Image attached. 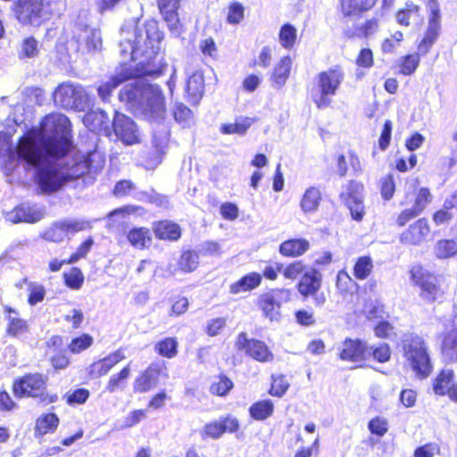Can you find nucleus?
I'll return each instance as SVG.
<instances>
[{
  "instance_id": "35",
  "label": "nucleus",
  "mask_w": 457,
  "mask_h": 457,
  "mask_svg": "<svg viewBox=\"0 0 457 457\" xmlns=\"http://www.w3.org/2000/svg\"><path fill=\"white\" fill-rule=\"evenodd\" d=\"M83 122L90 130L96 131L106 126L108 117L102 110L92 111L84 116Z\"/></svg>"
},
{
  "instance_id": "12",
  "label": "nucleus",
  "mask_w": 457,
  "mask_h": 457,
  "mask_svg": "<svg viewBox=\"0 0 457 457\" xmlns=\"http://www.w3.org/2000/svg\"><path fill=\"white\" fill-rule=\"evenodd\" d=\"M236 347L239 351H245L247 355L258 361L266 362L273 359L272 353L263 342L256 339H248L245 332L237 336Z\"/></svg>"
},
{
  "instance_id": "25",
  "label": "nucleus",
  "mask_w": 457,
  "mask_h": 457,
  "mask_svg": "<svg viewBox=\"0 0 457 457\" xmlns=\"http://www.w3.org/2000/svg\"><path fill=\"white\" fill-rule=\"evenodd\" d=\"M126 237L130 245L139 250L148 248L152 244L150 229L145 227L129 229Z\"/></svg>"
},
{
  "instance_id": "56",
  "label": "nucleus",
  "mask_w": 457,
  "mask_h": 457,
  "mask_svg": "<svg viewBox=\"0 0 457 457\" xmlns=\"http://www.w3.org/2000/svg\"><path fill=\"white\" fill-rule=\"evenodd\" d=\"M289 387V383L285 376H278L273 378L270 393L272 395L282 396Z\"/></svg>"
},
{
  "instance_id": "49",
  "label": "nucleus",
  "mask_w": 457,
  "mask_h": 457,
  "mask_svg": "<svg viewBox=\"0 0 457 457\" xmlns=\"http://www.w3.org/2000/svg\"><path fill=\"white\" fill-rule=\"evenodd\" d=\"M380 186V193L383 199L388 201L390 200L395 194V182L393 175L387 174L385 177L380 179L379 181Z\"/></svg>"
},
{
  "instance_id": "46",
  "label": "nucleus",
  "mask_w": 457,
  "mask_h": 457,
  "mask_svg": "<svg viewBox=\"0 0 457 457\" xmlns=\"http://www.w3.org/2000/svg\"><path fill=\"white\" fill-rule=\"evenodd\" d=\"M336 285L342 294L352 292L356 287V283L345 270L337 273Z\"/></svg>"
},
{
  "instance_id": "23",
  "label": "nucleus",
  "mask_w": 457,
  "mask_h": 457,
  "mask_svg": "<svg viewBox=\"0 0 457 457\" xmlns=\"http://www.w3.org/2000/svg\"><path fill=\"white\" fill-rule=\"evenodd\" d=\"M322 200V194L318 187H310L303 194L300 200V208L305 214L314 213L318 211Z\"/></svg>"
},
{
  "instance_id": "34",
  "label": "nucleus",
  "mask_w": 457,
  "mask_h": 457,
  "mask_svg": "<svg viewBox=\"0 0 457 457\" xmlns=\"http://www.w3.org/2000/svg\"><path fill=\"white\" fill-rule=\"evenodd\" d=\"M8 324H7V333L12 337H20L25 334L28 331V323L25 320L21 319L18 314L9 309L8 314Z\"/></svg>"
},
{
  "instance_id": "54",
  "label": "nucleus",
  "mask_w": 457,
  "mask_h": 457,
  "mask_svg": "<svg viewBox=\"0 0 457 457\" xmlns=\"http://www.w3.org/2000/svg\"><path fill=\"white\" fill-rule=\"evenodd\" d=\"M130 375V368L129 366H126L124 367L120 372L117 373V374H113L108 383H107V386H106V389L112 393L114 392L118 387L124 381L126 380Z\"/></svg>"
},
{
  "instance_id": "24",
  "label": "nucleus",
  "mask_w": 457,
  "mask_h": 457,
  "mask_svg": "<svg viewBox=\"0 0 457 457\" xmlns=\"http://www.w3.org/2000/svg\"><path fill=\"white\" fill-rule=\"evenodd\" d=\"M159 371L154 366L148 367L134 381L135 392L145 393L156 386L158 383Z\"/></svg>"
},
{
  "instance_id": "45",
  "label": "nucleus",
  "mask_w": 457,
  "mask_h": 457,
  "mask_svg": "<svg viewBox=\"0 0 457 457\" xmlns=\"http://www.w3.org/2000/svg\"><path fill=\"white\" fill-rule=\"evenodd\" d=\"M59 420L54 413L46 414L37 421V431L40 434H46L56 428Z\"/></svg>"
},
{
  "instance_id": "27",
  "label": "nucleus",
  "mask_w": 457,
  "mask_h": 457,
  "mask_svg": "<svg viewBox=\"0 0 457 457\" xmlns=\"http://www.w3.org/2000/svg\"><path fill=\"white\" fill-rule=\"evenodd\" d=\"M292 66V59L290 56L282 57L275 65L271 76L272 85L276 88H281L287 82Z\"/></svg>"
},
{
  "instance_id": "60",
  "label": "nucleus",
  "mask_w": 457,
  "mask_h": 457,
  "mask_svg": "<svg viewBox=\"0 0 457 457\" xmlns=\"http://www.w3.org/2000/svg\"><path fill=\"white\" fill-rule=\"evenodd\" d=\"M430 202L431 194L429 190L426 187H422L418 192L413 207L421 213Z\"/></svg>"
},
{
  "instance_id": "42",
  "label": "nucleus",
  "mask_w": 457,
  "mask_h": 457,
  "mask_svg": "<svg viewBox=\"0 0 457 457\" xmlns=\"http://www.w3.org/2000/svg\"><path fill=\"white\" fill-rule=\"evenodd\" d=\"M297 30L291 24H285L281 27L278 34L280 45L286 49H291L296 40Z\"/></svg>"
},
{
  "instance_id": "48",
  "label": "nucleus",
  "mask_w": 457,
  "mask_h": 457,
  "mask_svg": "<svg viewBox=\"0 0 457 457\" xmlns=\"http://www.w3.org/2000/svg\"><path fill=\"white\" fill-rule=\"evenodd\" d=\"M66 235L74 234L91 228V223L84 220L67 219L63 220Z\"/></svg>"
},
{
  "instance_id": "61",
  "label": "nucleus",
  "mask_w": 457,
  "mask_h": 457,
  "mask_svg": "<svg viewBox=\"0 0 457 457\" xmlns=\"http://www.w3.org/2000/svg\"><path fill=\"white\" fill-rule=\"evenodd\" d=\"M371 348L370 357H373L379 362H386L390 359V349L386 344H380L377 347L369 346Z\"/></svg>"
},
{
  "instance_id": "1",
  "label": "nucleus",
  "mask_w": 457,
  "mask_h": 457,
  "mask_svg": "<svg viewBox=\"0 0 457 457\" xmlns=\"http://www.w3.org/2000/svg\"><path fill=\"white\" fill-rule=\"evenodd\" d=\"M71 145V122L62 113H51L44 118L38 131H30L17 145L19 158L37 167V180L45 192H54L69 179L87 171L86 161L65 165L62 158Z\"/></svg>"
},
{
  "instance_id": "47",
  "label": "nucleus",
  "mask_w": 457,
  "mask_h": 457,
  "mask_svg": "<svg viewBox=\"0 0 457 457\" xmlns=\"http://www.w3.org/2000/svg\"><path fill=\"white\" fill-rule=\"evenodd\" d=\"M65 284L71 289H79L84 281V276L78 268H72L63 274Z\"/></svg>"
},
{
  "instance_id": "26",
  "label": "nucleus",
  "mask_w": 457,
  "mask_h": 457,
  "mask_svg": "<svg viewBox=\"0 0 457 457\" xmlns=\"http://www.w3.org/2000/svg\"><path fill=\"white\" fill-rule=\"evenodd\" d=\"M310 248V243L304 238L289 239L279 246V252L286 257H298L305 253Z\"/></svg>"
},
{
  "instance_id": "52",
  "label": "nucleus",
  "mask_w": 457,
  "mask_h": 457,
  "mask_svg": "<svg viewBox=\"0 0 457 457\" xmlns=\"http://www.w3.org/2000/svg\"><path fill=\"white\" fill-rule=\"evenodd\" d=\"M244 6L237 2H234L228 8L227 21L233 25L238 24L244 19Z\"/></svg>"
},
{
  "instance_id": "11",
  "label": "nucleus",
  "mask_w": 457,
  "mask_h": 457,
  "mask_svg": "<svg viewBox=\"0 0 457 457\" xmlns=\"http://www.w3.org/2000/svg\"><path fill=\"white\" fill-rule=\"evenodd\" d=\"M13 10L23 24L38 26L43 19L47 18L42 0H18Z\"/></svg>"
},
{
  "instance_id": "16",
  "label": "nucleus",
  "mask_w": 457,
  "mask_h": 457,
  "mask_svg": "<svg viewBox=\"0 0 457 457\" xmlns=\"http://www.w3.org/2000/svg\"><path fill=\"white\" fill-rule=\"evenodd\" d=\"M430 228L426 219H420L402 233L400 240L403 244L417 245L428 235Z\"/></svg>"
},
{
  "instance_id": "20",
  "label": "nucleus",
  "mask_w": 457,
  "mask_h": 457,
  "mask_svg": "<svg viewBox=\"0 0 457 457\" xmlns=\"http://www.w3.org/2000/svg\"><path fill=\"white\" fill-rule=\"evenodd\" d=\"M440 31V15L436 12L431 15L425 36L418 46V51L426 54L437 38Z\"/></svg>"
},
{
  "instance_id": "18",
  "label": "nucleus",
  "mask_w": 457,
  "mask_h": 457,
  "mask_svg": "<svg viewBox=\"0 0 457 457\" xmlns=\"http://www.w3.org/2000/svg\"><path fill=\"white\" fill-rule=\"evenodd\" d=\"M179 0H159L158 5L164 21L167 22L170 29L174 33H179L180 23L177 10Z\"/></svg>"
},
{
  "instance_id": "38",
  "label": "nucleus",
  "mask_w": 457,
  "mask_h": 457,
  "mask_svg": "<svg viewBox=\"0 0 457 457\" xmlns=\"http://www.w3.org/2000/svg\"><path fill=\"white\" fill-rule=\"evenodd\" d=\"M67 237L62 220L53 223L42 234V237L47 241L59 243Z\"/></svg>"
},
{
  "instance_id": "17",
  "label": "nucleus",
  "mask_w": 457,
  "mask_h": 457,
  "mask_svg": "<svg viewBox=\"0 0 457 457\" xmlns=\"http://www.w3.org/2000/svg\"><path fill=\"white\" fill-rule=\"evenodd\" d=\"M453 322V328L445 336L441 346L442 358L446 363H457V316Z\"/></svg>"
},
{
  "instance_id": "19",
  "label": "nucleus",
  "mask_w": 457,
  "mask_h": 457,
  "mask_svg": "<svg viewBox=\"0 0 457 457\" xmlns=\"http://www.w3.org/2000/svg\"><path fill=\"white\" fill-rule=\"evenodd\" d=\"M125 359V355L122 351L118 350L104 359L94 362L89 367V374L93 378H99L107 374L110 370L119 363L120 361Z\"/></svg>"
},
{
  "instance_id": "40",
  "label": "nucleus",
  "mask_w": 457,
  "mask_h": 457,
  "mask_svg": "<svg viewBox=\"0 0 457 457\" xmlns=\"http://www.w3.org/2000/svg\"><path fill=\"white\" fill-rule=\"evenodd\" d=\"M28 285V290H29V303L30 305H35L37 303H40L43 301L46 291L43 286L34 283V282H29L27 278H23L21 282H19L17 284V287H22V285Z\"/></svg>"
},
{
  "instance_id": "51",
  "label": "nucleus",
  "mask_w": 457,
  "mask_h": 457,
  "mask_svg": "<svg viewBox=\"0 0 457 457\" xmlns=\"http://www.w3.org/2000/svg\"><path fill=\"white\" fill-rule=\"evenodd\" d=\"M224 433L220 420L207 423L201 430V436L203 439H218Z\"/></svg>"
},
{
  "instance_id": "39",
  "label": "nucleus",
  "mask_w": 457,
  "mask_h": 457,
  "mask_svg": "<svg viewBox=\"0 0 457 457\" xmlns=\"http://www.w3.org/2000/svg\"><path fill=\"white\" fill-rule=\"evenodd\" d=\"M251 126L249 118L237 120L233 123H224L220 126V131L224 135L238 134L243 135Z\"/></svg>"
},
{
  "instance_id": "10",
  "label": "nucleus",
  "mask_w": 457,
  "mask_h": 457,
  "mask_svg": "<svg viewBox=\"0 0 457 457\" xmlns=\"http://www.w3.org/2000/svg\"><path fill=\"white\" fill-rule=\"evenodd\" d=\"M291 291L286 288H277L262 294L259 298V307L263 315L272 320H278L280 317V306L282 303L289 302Z\"/></svg>"
},
{
  "instance_id": "44",
  "label": "nucleus",
  "mask_w": 457,
  "mask_h": 457,
  "mask_svg": "<svg viewBox=\"0 0 457 457\" xmlns=\"http://www.w3.org/2000/svg\"><path fill=\"white\" fill-rule=\"evenodd\" d=\"M198 254L193 251L183 253L179 261V267L184 272H192L198 266Z\"/></svg>"
},
{
  "instance_id": "37",
  "label": "nucleus",
  "mask_w": 457,
  "mask_h": 457,
  "mask_svg": "<svg viewBox=\"0 0 457 457\" xmlns=\"http://www.w3.org/2000/svg\"><path fill=\"white\" fill-rule=\"evenodd\" d=\"M273 409V403L270 400H262L253 403L250 407L249 412L254 420H263L272 415Z\"/></svg>"
},
{
  "instance_id": "7",
  "label": "nucleus",
  "mask_w": 457,
  "mask_h": 457,
  "mask_svg": "<svg viewBox=\"0 0 457 457\" xmlns=\"http://www.w3.org/2000/svg\"><path fill=\"white\" fill-rule=\"evenodd\" d=\"M156 71L153 69L149 63L142 64L141 67L133 68L132 66H123L117 74L98 87L99 96L105 101L110 96L112 91L120 83L134 79V78L143 77L146 75H154Z\"/></svg>"
},
{
  "instance_id": "63",
  "label": "nucleus",
  "mask_w": 457,
  "mask_h": 457,
  "mask_svg": "<svg viewBox=\"0 0 457 457\" xmlns=\"http://www.w3.org/2000/svg\"><path fill=\"white\" fill-rule=\"evenodd\" d=\"M420 63V56L417 54H410L404 57L402 63V73L411 75L415 71Z\"/></svg>"
},
{
  "instance_id": "14",
  "label": "nucleus",
  "mask_w": 457,
  "mask_h": 457,
  "mask_svg": "<svg viewBox=\"0 0 457 457\" xmlns=\"http://www.w3.org/2000/svg\"><path fill=\"white\" fill-rule=\"evenodd\" d=\"M371 348L361 340L346 339L342 344L339 357L343 361L360 362L370 358Z\"/></svg>"
},
{
  "instance_id": "8",
  "label": "nucleus",
  "mask_w": 457,
  "mask_h": 457,
  "mask_svg": "<svg viewBox=\"0 0 457 457\" xmlns=\"http://www.w3.org/2000/svg\"><path fill=\"white\" fill-rule=\"evenodd\" d=\"M160 36L156 33V37L152 39L149 37V31H146V37L145 38L142 35L136 36L133 42L130 39L128 42H121L120 53L125 56H130L131 59L136 60L139 56H145L146 59L151 60L153 56L157 54L158 46H154V41H159Z\"/></svg>"
},
{
  "instance_id": "50",
  "label": "nucleus",
  "mask_w": 457,
  "mask_h": 457,
  "mask_svg": "<svg viewBox=\"0 0 457 457\" xmlns=\"http://www.w3.org/2000/svg\"><path fill=\"white\" fill-rule=\"evenodd\" d=\"M304 268V264L301 261H296L287 266L282 264L281 273L285 278L295 280L303 272Z\"/></svg>"
},
{
  "instance_id": "58",
  "label": "nucleus",
  "mask_w": 457,
  "mask_h": 457,
  "mask_svg": "<svg viewBox=\"0 0 457 457\" xmlns=\"http://www.w3.org/2000/svg\"><path fill=\"white\" fill-rule=\"evenodd\" d=\"M440 453V446L436 443H428L414 451V457H435Z\"/></svg>"
},
{
  "instance_id": "28",
  "label": "nucleus",
  "mask_w": 457,
  "mask_h": 457,
  "mask_svg": "<svg viewBox=\"0 0 457 457\" xmlns=\"http://www.w3.org/2000/svg\"><path fill=\"white\" fill-rule=\"evenodd\" d=\"M454 371L452 369H444L433 382V391L437 395H447L454 383Z\"/></svg>"
},
{
  "instance_id": "9",
  "label": "nucleus",
  "mask_w": 457,
  "mask_h": 457,
  "mask_svg": "<svg viewBox=\"0 0 457 457\" xmlns=\"http://www.w3.org/2000/svg\"><path fill=\"white\" fill-rule=\"evenodd\" d=\"M411 278L420 287V296L428 302H434L444 294L439 278L428 273L420 266H415L411 270Z\"/></svg>"
},
{
  "instance_id": "41",
  "label": "nucleus",
  "mask_w": 457,
  "mask_h": 457,
  "mask_svg": "<svg viewBox=\"0 0 457 457\" xmlns=\"http://www.w3.org/2000/svg\"><path fill=\"white\" fill-rule=\"evenodd\" d=\"M373 270V262L370 257H360L353 267V275L357 279L363 280L367 278Z\"/></svg>"
},
{
  "instance_id": "31",
  "label": "nucleus",
  "mask_w": 457,
  "mask_h": 457,
  "mask_svg": "<svg viewBox=\"0 0 457 457\" xmlns=\"http://www.w3.org/2000/svg\"><path fill=\"white\" fill-rule=\"evenodd\" d=\"M262 281V276L259 273H249L230 286L232 294L246 292L257 287Z\"/></svg>"
},
{
  "instance_id": "36",
  "label": "nucleus",
  "mask_w": 457,
  "mask_h": 457,
  "mask_svg": "<svg viewBox=\"0 0 457 457\" xmlns=\"http://www.w3.org/2000/svg\"><path fill=\"white\" fill-rule=\"evenodd\" d=\"M457 253V242L452 239L438 240L434 246L437 259H449Z\"/></svg>"
},
{
  "instance_id": "57",
  "label": "nucleus",
  "mask_w": 457,
  "mask_h": 457,
  "mask_svg": "<svg viewBox=\"0 0 457 457\" xmlns=\"http://www.w3.org/2000/svg\"><path fill=\"white\" fill-rule=\"evenodd\" d=\"M85 34V42L88 50H97L101 47L102 38L98 30L87 29Z\"/></svg>"
},
{
  "instance_id": "53",
  "label": "nucleus",
  "mask_w": 457,
  "mask_h": 457,
  "mask_svg": "<svg viewBox=\"0 0 457 457\" xmlns=\"http://www.w3.org/2000/svg\"><path fill=\"white\" fill-rule=\"evenodd\" d=\"M93 344V337L87 334H83L82 336L72 339L71 344L69 345V348L71 353H79L87 348H89Z\"/></svg>"
},
{
  "instance_id": "62",
  "label": "nucleus",
  "mask_w": 457,
  "mask_h": 457,
  "mask_svg": "<svg viewBox=\"0 0 457 457\" xmlns=\"http://www.w3.org/2000/svg\"><path fill=\"white\" fill-rule=\"evenodd\" d=\"M38 53L37 42L33 37H28L21 44V54L24 57L32 58Z\"/></svg>"
},
{
  "instance_id": "30",
  "label": "nucleus",
  "mask_w": 457,
  "mask_h": 457,
  "mask_svg": "<svg viewBox=\"0 0 457 457\" xmlns=\"http://www.w3.org/2000/svg\"><path fill=\"white\" fill-rule=\"evenodd\" d=\"M377 0H341L345 16L356 15L373 7Z\"/></svg>"
},
{
  "instance_id": "64",
  "label": "nucleus",
  "mask_w": 457,
  "mask_h": 457,
  "mask_svg": "<svg viewBox=\"0 0 457 457\" xmlns=\"http://www.w3.org/2000/svg\"><path fill=\"white\" fill-rule=\"evenodd\" d=\"M94 244L93 239L90 237L84 241L77 249V251L71 254L70 259L67 261V263H74L79 259L85 257L89 250L91 249L92 245Z\"/></svg>"
},
{
  "instance_id": "21",
  "label": "nucleus",
  "mask_w": 457,
  "mask_h": 457,
  "mask_svg": "<svg viewBox=\"0 0 457 457\" xmlns=\"http://www.w3.org/2000/svg\"><path fill=\"white\" fill-rule=\"evenodd\" d=\"M321 274L317 270L306 271L298 283V291L303 296L312 295L317 293L321 286Z\"/></svg>"
},
{
  "instance_id": "4",
  "label": "nucleus",
  "mask_w": 457,
  "mask_h": 457,
  "mask_svg": "<svg viewBox=\"0 0 457 457\" xmlns=\"http://www.w3.org/2000/svg\"><path fill=\"white\" fill-rule=\"evenodd\" d=\"M403 352L408 365L421 378H427L432 371V364L425 340L419 336H407L403 340Z\"/></svg>"
},
{
  "instance_id": "15",
  "label": "nucleus",
  "mask_w": 457,
  "mask_h": 457,
  "mask_svg": "<svg viewBox=\"0 0 457 457\" xmlns=\"http://www.w3.org/2000/svg\"><path fill=\"white\" fill-rule=\"evenodd\" d=\"M363 186L358 182L352 181L348 186V197L346 204L351 215L355 220H361L364 216V205L362 202Z\"/></svg>"
},
{
  "instance_id": "33",
  "label": "nucleus",
  "mask_w": 457,
  "mask_h": 457,
  "mask_svg": "<svg viewBox=\"0 0 457 457\" xmlns=\"http://www.w3.org/2000/svg\"><path fill=\"white\" fill-rule=\"evenodd\" d=\"M154 233L161 239L177 240L180 237V228L173 222L161 221L155 225Z\"/></svg>"
},
{
  "instance_id": "2",
  "label": "nucleus",
  "mask_w": 457,
  "mask_h": 457,
  "mask_svg": "<svg viewBox=\"0 0 457 457\" xmlns=\"http://www.w3.org/2000/svg\"><path fill=\"white\" fill-rule=\"evenodd\" d=\"M121 102L145 120L160 122L166 116L165 98L157 85L145 82L142 77L134 78V82L126 85L119 95Z\"/></svg>"
},
{
  "instance_id": "43",
  "label": "nucleus",
  "mask_w": 457,
  "mask_h": 457,
  "mask_svg": "<svg viewBox=\"0 0 457 457\" xmlns=\"http://www.w3.org/2000/svg\"><path fill=\"white\" fill-rule=\"evenodd\" d=\"M178 342L172 337H166L155 345V350L162 356L173 358L177 354Z\"/></svg>"
},
{
  "instance_id": "32",
  "label": "nucleus",
  "mask_w": 457,
  "mask_h": 457,
  "mask_svg": "<svg viewBox=\"0 0 457 457\" xmlns=\"http://www.w3.org/2000/svg\"><path fill=\"white\" fill-rule=\"evenodd\" d=\"M204 89V76L201 72H194L188 79L187 84V94L192 101L197 102L203 96Z\"/></svg>"
},
{
  "instance_id": "5",
  "label": "nucleus",
  "mask_w": 457,
  "mask_h": 457,
  "mask_svg": "<svg viewBox=\"0 0 457 457\" xmlns=\"http://www.w3.org/2000/svg\"><path fill=\"white\" fill-rule=\"evenodd\" d=\"M46 380L41 374H28L13 383L14 395L18 397H34L43 402L54 403L57 396H48L46 394Z\"/></svg>"
},
{
  "instance_id": "3",
  "label": "nucleus",
  "mask_w": 457,
  "mask_h": 457,
  "mask_svg": "<svg viewBox=\"0 0 457 457\" xmlns=\"http://www.w3.org/2000/svg\"><path fill=\"white\" fill-rule=\"evenodd\" d=\"M345 79V72L340 66H334L320 72L314 82L312 98L319 109L330 105L331 98L335 96Z\"/></svg>"
},
{
  "instance_id": "29",
  "label": "nucleus",
  "mask_w": 457,
  "mask_h": 457,
  "mask_svg": "<svg viewBox=\"0 0 457 457\" xmlns=\"http://www.w3.org/2000/svg\"><path fill=\"white\" fill-rule=\"evenodd\" d=\"M396 19L401 25L404 26L418 25L422 21L419 6L413 3H406L405 8L398 12Z\"/></svg>"
},
{
  "instance_id": "13",
  "label": "nucleus",
  "mask_w": 457,
  "mask_h": 457,
  "mask_svg": "<svg viewBox=\"0 0 457 457\" xmlns=\"http://www.w3.org/2000/svg\"><path fill=\"white\" fill-rule=\"evenodd\" d=\"M115 135L126 145L139 142V132L135 122L121 113H116L113 119Z\"/></svg>"
},
{
  "instance_id": "6",
  "label": "nucleus",
  "mask_w": 457,
  "mask_h": 457,
  "mask_svg": "<svg viewBox=\"0 0 457 457\" xmlns=\"http://www.w3.org/2000/svg\"><path fill=\"white\" fill-rule=\"evenodd\" d=\"M54 99L56 104L65 109L84 111L88 105L85 89L71 82L61 84L54 91Z\"/></svg>"
},
{
  "instance_id": "22",
  "label": "nucleus",
  "mask_w": 457,
  "mask_h": 457,
  "mask_svg": "<svg viewBox=\"0 0 457 457\" xmlns=\"http://www.w3.org/2000/svg\"><path fill=\"white\" fill-rule=\"evenodd\" d=\"M43 217L42 212L26 205L15 208L6 215L7 220L12 223L29 222L34 223L40 220Z\"/></svg>"
},
{
  "instance_id": "59",
  "label": "nucleus",
  "mask_w": 457,
  "mask_h": 457,
  "mask_svg": "<svg viewBox=\"0 0 457 457\" xmlns=\"http://www.w3.org/2000/svg\"><path fill=\"white\" fill-rule=\"evenodd\" d=\"M233 386V383L226 377L220 378L219 381L211 386V391L217 395H225Z\"/></svg>"
},
{
  "instance_id": "55",
  "label": "nucleus",
  "mask_w": 457,
  "mask_h": 457,
  "mask_svg": "<svg viewBox=\"0 0 457 457\" xmlns=\"http://www.w3.org/2000/svg\"><path fill=\"white\" fill-rule=\"evenodd\" d=\"M362 312L370 320L381 317V313L383 312L382 305L371 299L365 300Z\"/></svg>"
}]
</instances>
